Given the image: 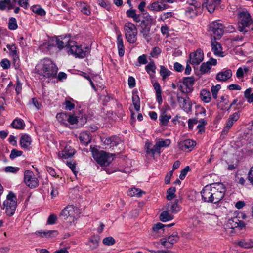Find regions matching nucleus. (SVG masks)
I'll return each mask as SVG.
<instances>
[{
	"label": "nucleus",
	"mask_w": 253,
	"mask_h": 253,
	"mask_svg": "<svg viewBox=\"0 0 253 253\" xmlns=\"http://www.w3.org/2000/svg\"><path fill=\"white\" fill-rule=\"evenodd\" d=\"M73 41L70 40V37L69 36H65L64 37L61 36L58 38H56V45L60 49H62L65 47L69 49L70 43Z\"/></svg>",
	"instance_id": "14"
},
{
	"label": "nucleus",
	"mask_w": 253,
	"mask_h": 253,
	"mask_svg": "<svg viewBox=\"0 0 253 253\" xmlns=\"http://www.w3.org/2000/svg\"><path fill=\"white\" fill-rule=\"evenodd\" d=\"M13 1L17 2L20 6L25 9H27L29 6V0H13Z\"/></svg>",
	"instance_id": "44"
},
{
	"label": "nucleus",
	"mask_w": 253,
	"mask_h": 253,
	"mask_svg": "<svg viewBox=\"0 0 253 253\" xmlns=\"http://www.w3.org/2000/svg\"><path fill=\"white\" fill-rule=\"evenodd\" d=\"M161 8L162 7L159 5V3L157 0L153 2L152 3H150L149 5L147 6V8L149 10L155 12L162 11Z\"/></svg>",
	"instance_id": "39"
},
{
	"label": "nucleus",
	"mask_w": 253,
	"mask_h": 253,
	"mask_svg": "<svg viewBox=\"0 0 253 253\" xmlns=\"http://www.w3.org/2000/svg\"><path fill=\"white\" fill-rule=\"evenodd\" d=\"M190 170L189 166H187L185 167L183 169H182L181 171L180 175H179V178L181 180H183L186 175H187L188 171H189Z\"/></svg>",
	"instance_id": "53"
},
{
	"label": "nucleus",
	"mask_w": 253,
	"mask_h": 253,
	"mask_svg": "<svg viewBox=\"0 0 253 253\" xmlns=\"http://www.w3.org/2000/svg\"><path fill=\"white\" fill-rule=\"evenodd\" d=\"M115 240L112 237H106L103 240V243L107 246L113 245L115 244Z\"/></svg>",
	"instance_id": "51"
},
{
	"label": "nucleus",
	"mask_w": 253,
	"mask_h": 253,
	"mask_svg": "<svg viewBox=\"0 0 253 253\" xmlns=\"http://www.w3.org/2000/svg\"><path fill=\"white\" fill-rule=\"evenodd\" d=\"M172 17V13L171 12H164L162 13L159 17V20H161L163 21H165L168 18H171Z\"/></svg>",
	"instance_id": "52"
},
{
	"label": "nucleus",
	"mask_w": 253,
	"mask_h": 253,
	"mask_svg": "<svg viewBox=\"0 0 253 253\" xmlns=\"http://www.w3.org/2000/svg\"><path fill=\"white\" fill-rule=\"evenodd\" d=\"M194 83L195 79L193 77H184L182 81L179 82L177 86L182 93L187 94L192 92Z\"/></svg>",
	"instance_id": "8"
},
{
	"label": "nucleus",
	"mask_w": 253,
	"mask_h": 253,
	"mask_svg": "<svg viewBox=\"0 0 253 253\" xmlns=\"http://www.w3.org/2000/svg\"><path fill=\"white\" fill-rule=\"evenodd\" d=\"M117 44L118 49V53L120 56L122 57L124 55L125 48L123 44L122 35L120 31L117 32Z\"/></svg>",
	"instance_id": "23"
},
{
	"label": "nucleus",
	"mask_w": 253,
	"mask_h": 253,
	"mask_svg": "<svg viewBox=\"0 0 253 253\" xmlns=\"http://www.w3.org/2000/svg\"><path fill=\"white\" fill-rule=\"evenodd\" d=\"M232 75V71L230 69L226 70L218 73L216 76V79L218 81L225 82L230 79Z\"/></svg>",
	"instance_id": "24"
},
{
	"label": "nucleus",
	"mask_w": 253,
	"mask_h": 253,
	"mask_svg": "<svg viewBox=\"0 0 253 253\" xmlns=\"http://www.w3.org/2000/svg\"><path fill=\"white\" fill-rule=\"evenodd\" d=\"M17 198L12 192H10L7 195L6 200L3 203L5 208V212L8 216H12L17 207Z\"/></svg>",
	"instance_id": "7"
},
{
	"label": "nucleus",
	"mask_w": 253,
	"mask_h": 253,
	"mask_svg": "<svg viewBox=\"0 0 253 253\" xmlns=\"http://www.w3.org/2000/svg\"><path fill=\"white\" fill-rule=\"evenodd\" d=\"M35 70L39 76L51 79L56 76L58 68L50 59L45 58L38 63Z\"/></svg>",
	"instance_id": "2"
},
{
	"label": "nucleus",
	"mask_w": 253,
	"mask_h": 253,
	"mask_svg": "<svg viewBox=\"0 0 253 253\" xmlns=\"http://www.w3.org/2000/svg\"><path fill=\"white\" fill-rule=\"evenodd\" d=\"M64 105H65V109L71 111L75 108V104L69 100H65Z\"/></svg>",
	"instance_id": "61"
},
{
	"label": "nucleus",
	"mask_w": 253,
	"mask_h": 253,
	"mask_svg": "<svg viewBox=\"0 0 253 253\" xmlns=\"http://www.w3.org/2000/svg\"><path fill=\"white\" fill-rule=\"evenodd\" d=\"M90 149L93 158L101 167L109 166L114 159L113 154L106 153L102 150L99 151L96 147L92 146H90Z\"/></svg>",
	"instance_id": "3"
},
{
	"label": "nucleus",
	"mask_w": 253,
	"mask_h": 253,
	"mask_svg": "<svg viewBox=\"0 0 253 253\" xmlns=\"http://www.w3.org/2000/svg\"><path fill=\"white\" fill-rule=\"evenodd\" d=\"M187 7L186 9L185 15L186 16L193 18L202 12L201 4L200 2H195V5Z\"/></svg>",
	"instance_id": "13"
},
{
	"label": "nucleus",
	"mask_w": 253,
	"mask_h": 253,
	"mask_svg": "<svg viewBox=\"0 0 253 253\" xmlns=\"http://www.w3.org/2000/svg\"><path fill=\"white\" fill-rule=\"evenodd\" d=\"M238 30L245 34L248 30L247 28L253 24V19L250 14L247 10L239 11L238 13Z\"/></svg>",
	"instance_id": "4"
},
{
	"label": "nucleus",
	"mask_w": 253,
	"mask_h": 253,
	"mask_svg": "<svg viewBox=\"0 0 253 253\" xmlns=\"http://www.w3.org/2000/svg\"><path fill=\"white\" fill-rule=\"evenodd\" d=\"M18 26L16 20L15 18L11 17L9 19L8 23V28L9 29L13 30L17 28Z\"/></svg>",
	"instance_id": "45"
},
{
	"label": "nucleus",
	"mask_w": 253,
	"mask_h": 253,
	"mask_svg": "<svg viewBox=\"0 0 253 253\" xmlns=\"http://www.w3.org/2000/svg\"><path fill=\"white\" fill-rule=\"evenodd\" d=\"M179 239L178 233L176 232H173L171 235L167 238H162L160 239L161 244L167 248H171L173 245L176 243Z\"/></svg>",
	"instance_id": "12"
},
{
	"label": "nucleus",
	"mask_w": 253,
	"mask_h": 253,
	"mask_svg": "<svg viewBox=\"0 0 253 253\" xmlns=\"http://www.w3.org/2000/svg\"><path fill=\"white\" fill-rule=\"evenodd\" d=\"M173 225H174V224L172 223V224H169L168 225H164V224H162L161 223H158L156 224H155L154 226L153 227V230L154 231H157L158 230L162 229L164 227H166V226H167V227H170V226H172Z\"/></svg>",
	"instance_id": "57"
},
{
	"label": "nucleus",
	"mask_w": 253,
	"mask_h": 253,
	"mask_svg": "<svg viewBox=\"0 0 253 253\" xmlns=\"http://www.w3.org/2000/svg\"><path fill=\"white\" fill-rule=\"evenodd\" d=\"M74 207L72 205H68L62 211L60 215L62 216L64 220H67L69 218L74 217Z\"/></svg>",
	"instance_id": "20"
},
{
	"label": "nucleus",
	"mask_w": 253,
	"mask_h": 253,
	"mask_svg": "<svg viewBox=\"0 0 253 253\" xmlns=\"http://www.w3.org/2000/svg\"><path fill=\"white\" fill-rule=\"evenodd\" d=\"M156 66L153 61H150L147 65L145 67V69L147 72L150 75H153L155 73V70Z\"/></svg>",
	"instance_id": "40"
},
{
	"label": "nucleus",
	"mask_w": 253,
	"mask_h": 253,
	"mask_svg": "<svg viewBox=\"0 0 253 253\" xmlns=\"http://www.w3.org/2000/svg\"><path fill=\"white\" fill-rule=\"evenodd\" d=\"M209 29L214 35L213 38L216 37L217 39H220L224 33V27L219 21H215L210 23Z\"/></svg>",
	"instance_id": "10"
},
{
	"label": "nucleus",
	"mask_w": 253,
	"mask_h": 253,
	"mask_svg": "<svg viewBox=\"0 0 253 253\" xmlns=\"http://www.w3.org/2000/svg\"><path fill=\"white\" fill-rule=\"evenodd\" d=\"M200 97L205 103H209L211 100V92L207 89H203L201 91Z\"/></svg>",
	"instance_id": "32"
},
{
	"label": "nucleus",
	"mask_w": 253,
	"mask_h": 253,
	"mask_svg": "<svg viewBox=\"0 0 253 253\" xmlns=\"http://www.w3.org/2000/svg\"><path fill=\"white\" fill-rule=\"evenodd\" d=\"M13 127L16 129H21L24 126V123L21 119H16L12 123Z\"/></svg>",
	"instance_id": "42"
},
{
	"label": "nucleus",
	"mask_w": 253,
	"mask_h": 253,
	"mask_svg": "<svg viewBox=\"0 0 253 253\" xmlns=\"http://www.w3.org/2000/svg\"><path fill=\"white\" fill-rule=\"evenodd\" d=\"M177 101L184 111L189 113L192 110V102L188 97L183 98L177 96Z\"/></svg>",
	"instance_id": "17"
},
{
	"label": "nucleus",
	"mask_w": 253,
	"mask_h": 253,
	"mask_svg": "<svg viewBox=\"0 0 253 253\" xmlns=\"http://www.w3.org/2000/svg\"><path fill=\"white\" fill-rule=\"evenodd\" d=\"M33 11L34 12H35L41 16H43V15H45V11L41 7H34L33 8Z\"/></svg>",
	"instance_id": "63"
},
{
	"label": "nucleus",
	"mask_w": 253,
	"mask_h": 253,
	"mask_svg": "<svg viewBox=\"0 0 253 253\" xmlns=\"http://www.w3.org/2000/svg\"><path fill=\"white\" fill-rule=\"evenodd\" d=\"M211 69V66L209 65L207 62L203 63L200 66V71L202 73L204 74L210 71Z\"/></svg>",
	"instance_id": "50"
},
{
	"label": "nucleus",
	"mask_w": 253,
	"mask_h": 253,
	"mask_svg": "<svg viewBox=\"0 0 253 253\" xmlns=\"http://www.w3.org/2000/svg\"><path fill=\"white\" fill-rule=\"evenodd\" d=\"M207 124L206 121L201 119L199 121V124L197 126V128L199 129V131H204L205 129V126Z\"/></svg>",
	"instance_id": "59"
},
{
	"label": "nucleus",
	"mask_w": 253,
	"mask_h": 253,
	"mask_svg": "<svg viewBox=\"0 0 253 253\" xmlns=\"http://www.w3.org/2000/svg\"><path fill=\"white\" fill-rule=\"evenodd\" d=\"M161 50L158 47H155L150 52V56L152 57H157L161 53Z\"/></svg>",
	"instance_id": "56"
},
{
	"label": "nucleus",
	"mask_w": 253,
	"mask_h": 253,
	"mask_svg": "<svg viewBox=\"0 0 253 253\" xmlns=\"http://www.w3.org/2000/svg\"><path fill=\"white\" fill-rule=\"evenodd\" d=\"M78 122V118L73 115H68L67 123L68 126L70 125L76 124Z\"/></svg>",
	"instance_id": "47"
},
{
	"label": "nucleus",
	"mask_w": 253,
	"mask_h": 253,
	"mask_svg": "<svg viewBox=\"0 0 253 253\" xmlns=\"http://www.w3.org/2000/svg\"><path fill=\"white\" fill-rule=\"evenodd\" d=\"M68 115V114L66 113H58L56 115V118L58 121L66 126H68V124L67 123Z\"/></svg>",
	"instance_id": "36"
},
{
	"label": "nucleus",
	"mask_w": 253,
	"mask_h": 253,
	"mask_svg": "<svg viewBox=\"0 0 253 253\" xmlns=\"http://www.w3.org/2000/svg\"><path fill=\"white\" fill-rule=\"evenodd\" d=\"M70 43V49L68 52L76 57L83 58L89 54L90 49L88 46L77 45L75 41L71 42Z\"/></svg>",
	"instance_id": "5"
},
{
	"label": "nucleus",
	"mask_w": 253,
	"mask_h": 253,
	"mask_svg": "<svg viewBox=\"0 0 253 253\" xmlns=\"http://www.w3.org/2000/svg\"><path fill=\"white\" fill-rule=\"evenodd\" d=\"M35 234L42 238H52L58 235V232L57 230H39Z\"/></svg>",
	"instance_id": "22"
},
{
	"label": "nucleus",
	"mask_w": 253,
	"mask_h": 253,
	"mask_svg": "<svg viewBox=\"0 0 253 253\" xmlns=\"http://www.w3.org/2000/svg\"><path fill=\"white\" fill-rule=\"evenodd\" d=\"M160 68V74L162 76V80L165 81L166 78L170 75L171 72L163 65H161Z\"/></svg>",
	"instance_id": "38"
},
{
	"label": "nucleus",
	"mask_w": 253,
	"mask_h": 253,
	"mask_svg": "<svg viewBox=\"0 0 253 253\" xmlns=\"http://www.w3.org/2000/svg\"><path fill=\"white\" fill-rule=\"evenodd\" d=\"M221 0H213L212 3H209L207 5V8L208 11L211 13L214 12L216 6L220 5Z\"/></svg>",
	"instance_id": "41"
},
{
	"label": "nucleus",
	"mask_w": 253,
	"mask_h": 253,
	"mask_svg": "<svg viewBox=\"0 0 253 253\" xmlns=\"http://www.w3.org/2000/svg\"><path fill=\"white\" fill-rule=\"evenodd\" d=\"M211 46L212 51L215 55L223 57V53L222 52V48L221 45L216 42V38L211 39Z\"/></svg>",
	"instance_id": "19"
},
{
	"label": "nucleus",
	"mask_w": 253,
	"mask_h": 253,
	"mask_svg": "<svg viewBox=\"0 0 253 253\" xmlns=\"http://www.w3.org/2000/svg\"><path fill=\"white\" fill-rule=\"evenodd\" d=\"M229 227L234 229L237 227H240L241 228L245 226V224L242 221L239 220L237 217H234L229 219L228 222Z\"/></svg>",
	"instance_id": "26"
},
{
	"label": "nucleus",
	"mask_w": 253,
	"mask_h": 253,
	"mask_svg": "<svg viewBox=\"0 0 253 253\" xmlns=\"http://www.w3.org/2000/svg\"><path fill=\"white\" fill-rule=\"evenodd\" d=\"M145 15V20H142V21H145L147 22V23H149L151 26L155 23V19H154L150 15H149L147 12L146 14H144Z\"/></svg>",
	"instance_id": "60"
},
{
	"label": "nucleus",
	"mask_w": 253,
	"mask_h": 253,
	"mask_svg": "<svg viewBox=\"0 0 253 253\" xmlns=\"http://www.w3.org/2000/svg\"><path fill=\"white\" fill-rule=\"evenodd\" d=\"M169 211H163L160 215V219L162 222H166L173 219V215L170 213Z\"/></svg>",
	"instance_id": "34"
},
{
	"label": "nucleus",
	"mask_w": 253,
	"mask_h": 253,
	"mask_svg": "<svg viewBox=\"0 0 253 253\" xmlns=\"http://www.w3.org/2000/svg\"><path fill=\"white\" fill-rule=\"evenodd\" d=\"M226 188L222 183H214L206 185L201 191L204 202L216 204L224 197Z\"/></svg>",
	"instance_id": "1"
},
{
	"label": "nucleus",
	"mask_w": 253,
	"mask_h": 253,
	"mask_svg": "<svg viewBox=\"0 0 253 253\" xmlns=\"http://www.w3.org/2000/svg\"><path fill=\"white\" fill-rule=\"evenodd\" d=\"M20 143L22 148L28 149L31 144V139L27 134L23 135L21 137Z\"/></svg>",
	"instance_id": "28"
},
{
	"label": "nucleus",
	"mask_w": 253,
	"mask_h": 253,
	"mask_svg": "<svg viewBox=\"0 0 253 253\" xmlns=\"http://www.w3.org/2000/svg\"><path fill=\"white\" fill-rule=\"evenodd\" d=\"M145 192L142 190L136 188H132L129 189L127 192V195L133 197V196H137V197H141L142 194H144Z\"/></svg>",
	"instance_id": "37"
},
{
	"label": "nucleus",
	"mask_w": 253,
	"mask_h": 253,
	"mask_svg": "<svg viewBox=\"0 0 253 253\" xmlns=\"http://www.w3.org/2000/svg\"><path fill=\"white\" fill-rule=\"evenodd\" d=\"M125 34L126 39L130 43H134L137 41L138 34L136 26L131 22H126L124 26Z\"/></svg>",
	"instance_id": "6"
},
{
	"label": "nucleus",
	"mask_w": 253,
	"mask_h": 253,
	"mask_svg": "<svg viewBox=\"0 0 253 253\" xmlns=\"http://www.w3.org/2000/svg\"><path fill=\"white\" fill-rule=\"evenodd\" d=\"M140 33L142 37L149 42L152 39V35L153 32L151 31V26L150 24L146 21H141L140 24Z\"/></svg>",
	"instance_id": "11"
},
{
	"label": "nucleus",
	"mask_w": 253,
	"mask_h": 253,
	"mask_svg": "<svg viewBox=\"0 0 253 253\" xmlns=\"http://www.w3.org/2000/svg\"><path fill=\"white\" fill-rule=\"evenodd\" d=\"M166 110L162 111L161 114L160 115L159 121L161 125H167L171 117V115L166 114Z\"/></svg>",
	"instance_id": "31"
},
{
	"label": "nucleus",
	"mask_w": 253,
	"mask_h": 253,
	"mask_svg": "<svg viewBox=\"0 0 253 253\" xmlns=\"http://www.w3.org/2000/svg\"><path fill=\"white\" fill-rule=\"evenodd\" d=\"M24 180L26 185L31 188H34L38 186L39 180L32 171L26 170L25 171Z\"/></svg>",
	"instance_id": "9"
},
{
	"label": "nucleus",
	"mask_w": 253,
	"mask_h": 253,
	"mask_svg": "<svg viewBox=\"0 0 253 253\" xmlns=\"http://www.w3.org/2000/svg\"><path fill=\"white\" fill-rule=\"evenodd\" d=\"M22 154V151L18 150L16 149H13L11 150L9 157L11 159L13 160L17 157L21 156Z\"/></svg>",
	"instance_id": "49"
},
{
	"label": "nucleus",
	"mask_w": 253,
	"mask_h": 253,
	"mask_svg": "<svg viewBox=\"0 0 253 253\" xmlns=\"http://www.w3.org/2000/svg\"><path fill=\"white\" fill-rule=\"evenodd\" d=\"M75 153L74 149L70 146L66 145L63 151L58 153V156L63 159H67L73 156Z\"/></svg>",
	"instance_id": "21"
},
{
	"label": "nucleus",
	"mask_w": 253,
	"mask_h": 253,
	"mask_svg": "<svg viewBox=\"0 0 253 253\" xmlns=\"http://www.w3.org/2000/svg\"><path fill=\"white\" fill-rule=\"evenodd\" d=\"M19 170V168L15 167L12 166H7L4 169V170L6 172H10L13 173H16Z\"/></svg>",
	"instance_id": "54"
},
{
	"label": "nucleus",
	"mask_w": 253,
	"mask_h": 253,
	"mask_svg": "<svg viewBox=\"0 0 253 253\" xmlns=\"http://www.w3.org/2000/svg\"><path fill=\"white\" fill-rule=\"evenodd\" d=\"M176 191L175 188L174 187H172L168 189L167 193V198L168 200H171L175 196V192Z\"/></svg>",
	"instance_id": "43"
},
{
	"label": "nucleus",
	"mask_w": 253,
	"mask_h": 253,
	"mask_svg": "<svg viewBox=\"0 0 253 253\" xmlns=\"http://www.w3.org/2000/svg\"><path fill=\"white\" fill-rule=\"evenodd\" d=\"M101 141L105 145L112 147L119 144L121 140L120 138L117 136H112L108 137H101Z\"/></svg>",
	"instance_id": "18"
},
{
	"label": "nucleus",
	"mask_w": 253,
	"mask_h": 253,
	"mask_svg": "<svg viewBox=\"0 0 253 253\" xmlns=\"http://www.w3.org/2000/svg\"><path fill=\"white\" fill-rule=\"evenodd\" d=\"M166 209L171 213L176 214L180 211V207L177 202H169L166 206Z\"/></svg>",
	"instance_id": "25"
},
{
	"label": "nucleus",
	"mask_w": 253,
	"mask_h": 253,
	"mask_svg": "<svg viewBox=\"0 0 253 253\" xmlns=\"http://www.w3.org/2000/svg\"><path fill=\"white\" fill-rule=\"evenodd\" d=\"M80 140L83 144L87 145L90 143L91 140V137L88 132H83L80 133L79 136Z\"/></svg>",
	"instance_id": "29"
},
{
	"label": "nucleus",
	"mask_w": 253,
	"mask_h": 253,
	"mask_svg": "<svg viewBox=\"0 0 253 253\" xmlns=\"http://www.w3.org/2000/svg\"><path fill=\"white\" fill-rule=\"evenodd\" d=\"M157 141L158 142L159 145H160L161 148L164 147H168L170 145V140L169 139H159Z\"/></svg>",
	"instance_id": "48"
},
{
	"label": "nucleus",
	"mask_w": 253,
	"mask_h": 253,
	"mask_svg": "<svg viewBox=\"0 0 253 253\" xmlns=\"http://www.w3.org/2000/svg\"><path fill=\"white\" fill-rule=\"evenodd\" d=\"M146 6V2L144 1H141L138 6L139 10L142 14H146L147 12L145 11L144 8Z\"/></svg>",
	"instance_id": "64"
},
{
	"label": "nucleus",
	"mask_w": 253,
	"mask_h": 253,
	"mask_svg": "<svg viewBox=\"0 0 253 253\" xmlns=\"http://www.w3.org/2000/svg\"><path fill=\"white\" fill-rule=\"evenodd\" d=\"M66 165L70 168V169L74 173V174L76 175V173L78 172V171L76 170V163L72 161H67Z\"/></svg>",
	"instance_id": "55"
},
{
	"label": "nucleus",
	"mask_w": 253,
	"mask_h": 253,
	"mask_svg": "<svg viewBox=\"0 0 253 253\" xmlns=\"http://www.w3.org/2000/svg\"><path fill=\"white\" fill-rule=\"evenodd\" d=\"M57 220V216L55 214H51L48 218L47 223L48 224H54Z\"/></svg>",
	"instance_id": "62"
},
{
	"label": "nucleus",
	"mask_w": 253,
	"mask_h": 253,
	"mask_svg": "<svg viewBox=\"0 0 253 253\" xmlns=\"http://www.w3.org/2000/svg\"><path fill=\"white\" fill-rule=\"evenodd\" d=\"M99 241L100 237L98 235H93L90 238L89 242L91 243L90 244V247L91 249L93 250L98 247Z\"/></svg>",
	"instance_id": "35"
},
{
	"label": "nucleus",
	"mask_w": 253,
	"mask_h": 253,
	"mask_svg": "<svg viewBox=\"0 0 253 253\" xmlns=\"http://www.w3.org/2000/svg\"><path fill=\"white\" fill-rule=\"evenodd\" d=\"M0 65L3 69H8L10 67V62L7 59H3L0 62Z\"/></svg>",
	"instance_id": "58"
},
{
	"label": "nucleus",
	"mask_w": 253,
	"mask_h": 253,
	"mask_svg": "<svg viewBox=\"0 0 253 253\" xmlns=\"http://www.w3.org/2000/svg\"><path fill=\"white\" fill-rule=\"evenodd\" d=\"M204 59V54L201 49H198L195 53L190 54V63L192 64L198 65Z\"/></svg>",
	"instance_id": "15"
},
{
	"label": "nucleus",
	"mask_w": 253,
	"mask_h": 253,
	"mask_svg": "<svg viewBox=\"0 0 253 253\" xmlns=\"http://www.w3.org/2000/svg\"><path fill=\"white\" fill-rule=\"evenodd\" d=\"M240 247L244 248H251L253 247V242L251 239H244L237 242Z\"/></svg>",
	"instance_id": "30"
},
{
	"label": "nucleus",
	"mask_w": 253,
	"mask_h": 253,
	"mask_svg": "<svg viewBox=\"0 0 253 253\" xmlns=\"http://www.w3.org/2000/svg\"><path fill=\"white\" fill-rule=\"evenodd\" d=\"M196 144V142L191 139L181 141L178 143V148L184 151H191Z\"/></svg>",
	"instance_id": "16"
},
{
	"label": "nucleus",
	"mask_w": 253,
	"mask_h": 253,
	"mask_svg": "<svg viewBox=\"0 0 253 253\" xmlns=\"http://www.w3.org/2000/svg\"><path fill=\"white\" fill-rule=\"evenodd\" d=\"M221 86L219 84H217L215 86H211V92L212 93V97L214 99L217 98L218 92Z\"/></svg>",
	"instance_id": "46"
},
{
	"label": "nucleus",
	"mask_w": 253,
	"mask_h": 253,
	"mask_svg": "<svg viewBox=\"0 0 253 253\" xmlns=\"http://www.w3.org/2000/svg\"><path fill=\"white\" fill-rule=\"evenodd\" d=\"M7 48L10 51V55L13 57L14 61L16 62V60H18V55L17 54V47L15 44H7Z\"/></svg>",
	"instance_id": "33"
},
{
	"label": "nucleus",
	"mask_w": 253,
	"mask_h": 253,
	"mask_svg": "<svg viewBox=\"0 0 253 253\" xmlns=\"http://www.w3.org/2000/svg\"><path fill=\"white\" fill-rule=\"evenodd\" d=\"M77 6L84 14L89 15L91 13L90 6L82 1H77L76 3Z\"/></svg>",
	"instance_id": "27"
}]
</instances>
